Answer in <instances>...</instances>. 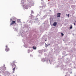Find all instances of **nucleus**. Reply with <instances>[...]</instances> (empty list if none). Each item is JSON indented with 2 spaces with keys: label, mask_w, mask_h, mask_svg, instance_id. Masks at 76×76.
Wrapping results in <instances>:
<instances>
[{
  "label": "nucleus",
  "mask_w": 76,
  "mask_h": 76,
  "mask_svg": "<svg viewBox=\"0 0 76 76\" xmlns=\"http://www.w3.org/2000/svg\"><path fill=\"white\" fill-rule=\"evenodd\" d=\"M12 18H11L10 19V23H10L11 25H12L13 27L12 28L14 29L15 31H18V24H17L15 23H16V21H15L12 20Z\"/></svg>",
  "instance_id": "f257e3e1"
},
{
  "label": "nucleus",
  "mask_w": 76,
  "mask_h": 76,
  "mask_svg": "<svg viewBox=\"0 0 76 76\" xmlns=\"http://www.w3.org/2000/svg\"><path fill=\"white\" fill-rule=\"evenodd\" d=\"M58 60H60V62H61V64H60H60L58 65L59 67H62V68H63L64 66H63V65H62V62L64 61V60L63 58H60V57H59V58H58Z\"/></svg>",
  "instance_id": "f03ea898"
},
{
  "label": "nucleus",
  "mask_w": 76,
  "mask_h": 76,
  "mask_svg": "<svg viewBox=\"0 0 76 76\" xmlns=\"http://www.w3.org/2000/svg\"><path fill=\"white\" fill-rule=\"evenodd\" d=\"M14 62H13L12 64V68H13V69H12V70L13 71H15V68L16 67V65H15V61H13Z\"/></svg>",
  "instance_id": "7ed1b4c3"
},
{
  "label": "nucleus",
  "mask_w": 76,
  "mask_h": 76,
  "mask_svg": "<svg viewBox=\"0 0 76 76\" xmlns=\"http://www.w3.org/2000/svg\"><path fill=\"white\" fill-rule=\"evenodd\" d=\"M6 48L5 49V50L6 52H7V51H9L10 50V49L9 48H8L7 47V45L6 46Z\"/></svg>",
  "instance_id": "20e7f679"
},
{
  "label": "nucleus",
  "mask_w": 76,
  "mask_h": 76,
  "mask_svg": "<svg viewBox=\"0 0 76 76\" xmlns=\"http://www.w3.org/2000/svg\"><path fill=\"white\" fill-rule=\"evenodd\" d=\"M37 19H38V18H36L35 19H32L31 20V21H32V22H34V23H35L37 22Z\"/></svg>",
  "instance_id": "39448f33"
},
{
  "label": "nucleus",
  "mask_w": 76,
  "mask_h": 76,
  "mask_svg": "<svg viewBox=\"0 0 76 76\" xmlns=\"http://www.w3.org/2000/svg\"><path fill=\"white\" fill-rule=\"evenodd\" d=\"M5 73L6 75V76H9L10 75V73L8 71H5Z\"/></svg>",
  "instance_id": "423d86ee"
},
{
  "label": "nucleus",
  "mask_w": 76,
  "mask_h": 76,
  "mask_svg": "<svg viewBox=\"0 0 76 76\" xmlns=\"http://www.w3.org/2000/svg\"><path fill=\"white\" fill-rule=\"evenodd\" d=\"M41 61L43 62H44L45 61H46L47 63H48V61L47 60H45V59L44 58H43L42 59Z\"/></svg>",
  "instance_id": "0eeeda50"
},
{
  "label": "nucleus",
  "mask_w": 76,
  "mask_h": 76,
  "mask_svg": "<svg viewBox=\"0 0 76 76\" xmlns=\"http://www.w3.org/2000/svg\"><path fill=\"white\" fill-rule=\"evenodd\" d=\"M47 15H44L42 17V18H41V19L42 20H43V19H45V18H46V17H47Z\"/></svg>",
  "instance_id": "6e6552de"
},
{
  "label": "nucleus",
  "mask_w": 76,
  "mask_h": 76,
  "mask_svg": "<svg viewBox=\"0 0 76 76\" xmlns=\"http://www.w3.org/2000/svg\"><path fill=\"white\" fill-rule=\"evenodd\" d=\"M30 15L31 16L29 17V19H31L34 17L31 14H30Z\"/></svg>",
  "instance_id": "1a4fd4ad"
},
{
  "label": "nucleus",
  "mask_w": 76,
  "mask_h": 76,
  "mask_svg": "<svg viewBox=\"0 0 76 76\" xmlns=\"http://www.w3.org/2000/svg\"><path fill=\"white\" fill-rule=\"evenodd\" d=\"M57 25V22H55L53 24V26H56Z\"/></svg>",
  "instance_id": "9d476101"
},
{
  "label": "nucleus",
  "mask_w": 76,
  "mask_h": 76,
  "mask_svg": "<svg viewBox=\"0 0 76 76\" xmlns=\"http://www.w3.org/2000/svg\"><path fill=\"white\" fill-rule=\"evenodd\" d=\"M6 72H4V71H2L1 72V73L2 75H5L6 74Z\"/></svg>",
  "instance_id": "9b49d317"
},
{
  "label": "nucleus",
  "mask_w": 76,
  "mask_h": 76,
  "mask_svg": "<svg viewBox=\"0 0 76 76\" xmlns=\"http://www.w3.org/2000/svg\"><path fill=\"white\" fill-rule=\"evenodd\" d=\"M5 66V65L4 64L3 67V68H4L3 69V70H6V67H4Z\"/></svg>",
  "instance_id": "f8f14e48"
},
{
  "label": "nucleus",
  "mask_w": 76,
  "mask_h": 76,
  "mask_svg": "<svg viewBox=\"0 0 76 76\" xmlns=\"http://www.w3.org/2000/svg\"><path fill=\"white\" fill-rule=\"evenodd\" d=\"M33 50H36L37 49V47L36 46H33Z\"/></svg>",
  "instance_id": "ddd939ff"
},
{
  "label": "nucleus",
  "mask_w": 76,
  "mask_h": 76,
  "mask_svg": "<svg viewBox=\"0 0 76 76\" xmlns=\"http://www.w3.org/2000/svg\"><path fill=\"white\" fill-rule=\"evenodd\" d=\"M39 53H41L42 52V50H39Z\"/></svg>",
  "instance_id": "4468645a"
},
{
  "label": "nucleus",
  "mask_w": 76,
  "mask_h": 76,
  "mask_svg": "<svg viewBox=\"0 0 76 76\" xmlns=\"http://www.w3.org/2000/svg\"><path fill=\"white\" fill-rule=\"evenodd\" d=\"M17 22H18V23H20V20L19 19L17 20Z\"/></svg>",
  "instance_id": "2eb2a0df"
},
{
  "label": "nucleus",
  "mask_w": 76,
  "mask_h": 76,
  "mask_svg": "<svg viewBox=\"0 0 76 76\" xmlns=\"http://www.w3.org/2000/svg\"><path fill=\"white\" fill-rule=\"evenodd\" d=\"M57 18H59V17H60V15H57Z\"/></svg>",
  "instance_id": "dca6fc26"
},
{
  "label": "nucleus",
  "mask_w": 76,
  "mask_h": 76,
  "mask_svg": "<svg viewBox=\"0 0 76 76\" xmlns=\"http://www.w3.org/2000/svg\"><path fill=\"white\" fill-rule=\"evenodd\" d=\"M48 45L47 44L45 45V47H46V48H47Z\"/></svg>",
  "instance_id": "f3484780"
},
{
  "label": "nucleus",
  "mask_w": 76,
  "mask_h": 76,
  "mask_svg": "<svg viewBox=\"0 0 76 76\" xmlns=\"http://www.w3.org/2000/svg\"><path fill=\"white\" fill-rule=\"evenodd\" d=\"M57 15H61V13H58L57 14Z\"/></svg>",
  "instance_id": "a211bd4d"
},
{
  "label": "nucleus",
  "mask_w": 76,
  "mask_h": 76,
  "mask_svg": "<svg viewBox=\"0 0 76 76\" xmlns=\"http://www.w3.org/2000/svg\"><path fill=\"white\" fill-rule=\"evenodd\" d=\"M28 53H30V50H29V49H28Z\"/></svg>",
  "instance_id": "6ab92c4d"
},
{
  "label": "nucleus",
  "mask_w": 76,
  "mask_h": 76,
  "mask_svg": "<svg viewBox=\"0 0 76 76\" xmlns=\"http://www.w3.org/2000/svg\"><path fill=\"white\" fill-rule=\"evenodd\" d=\"M72 26H70V28H70V29H72Z\"/></svg>",
  "instance_id": "aec40b11"
},
{
  "label": "nucleus",
  "mask_w": 76,
  "mask_h": 76,
  "mask_svg": "<svg viewBox=\"0 0 76 76\" xmlns=\"http://www.w3.org/2000/svg\"><path fill=\"white\" fill-rule=\"evenodd\" d=\"M61 36H64V34H63V33H61Z\"/></svg>",
  "instance_id": "412c9836"
},
{
  "label": "nucleus",
  "mask_w": 76,
  "mask_h": 76,
  "mask_svg": "<svg viewBox=\"0 0 76 76\" xmlns=\"http://www.w3.org/2000/svg\"><path fill=\"white\" fill-rule=\"evenodd\" d=\"M31 13H34V11H33V10H31Z\"/></svg>",
  "instance_id": "4be33fe9"
},
{
  "label": "nucleus",
  "mask_w": 76,
  "mask_h": 76,
  "mask_svg": "<svg viewBox=\"0 0 76 76\" xmlns=\"http://www.w3.org/2000/svg\"><path fill=\"white\" fill-rule=\"evenodd\" d=\"M69 15H70L68 14V15H67L68 17H69Z\"/></svg>",
  "instance_id": "5701e85b"
},
{
  "label": "nucleus",
  "mask_w": 76,
  "mask_h": 76,
  "mask_svg": "<svg viewBox=\"0 0 76 76\" xmlns=\"http://www.w3.org/2000/svg\"><path fill=\"white\" fill-rule=\"evenodd\" d=\"M42 12V11H40L39 13H41Z\"/></svg>",
  "instance_id": "b1692460"
},
{
  "label": "nucleus",
  "mask_w": 76,
  "mask_h": 76,
  "mask_svg": "<svg viewBox=\"0 0 76 76\" xmlns=\"http://www.w3.org/2000/svg\"><path fill=\"white\" fill-rule=\"evenodd\" d=\"M30 56L31 57H32V55H30Z\"/></svg>",
  "instance_id": "393cba45"
},
{
  "label": "nucleus",
  "mask_w": 76,
  "mask_h": 76,
  "mask_svg": "<svg viewBox=\"0 0 76 76\" xmlns=\"http://www.w3.org/2000/svg\"><path fill=\"white\" fill-rule=\"evenodd\" d=\"M23 36H24L23 35H22V37H23Z\"/></svg>",
  "instance_id": "a878e982"
},
{
  "label": "nucleus",
  "mask_w": 76,
  "mask_h": 76,
  "mask_svg": "<svg viewBox=\"0 0 76 76\" xmlns=\"http://www.w3.org/2000/svg\"><path fill=\"white\" fill-rule=\"evenodd\" d=\"M67 76H70V74H69L67 75Z\"/></svg>",
  "instance_id": "bb28decb"
},
{
  "label": "nucleus",
  "mask_w": 76,
  "mask_h": 76,
  "mask_svg": "<svg viewBox=\"0 0 76 76\" xmlns=\"http://www.w3.org/2000/svg\"><path fill=\"white\" fill-rule=\"evenodd\" d=\"M28 6H26V7H28Z\"/></svg>",
  "instance_id": "cd10ccee"
},
{
  "label": "nucleus",
  "mask_w": 76,
  "mask_h": 76,
  "mask_svg": "<svg viewBox=\"0 0 76 76\" xmlns=\"http://www.w3.org/2000/svg\"><path fill=\"white\" fill-rule=\"evenodd\" d=\"M74 25H75V23H74Z\"/></svg>",
  "instance_id": "c85d7f7f"
},
{
  "label": "nucleus",
  "mask_w": 76,
  "mask_h": 76,
  "mask_svg": "<svg viewBox=\"0 0 76 76\" xmlns=\"http://www.w3.org/2000/svg\"><path fill=\"white\" fill-rule=\"evenodd\" d=\"M39 57H41V55H39Z\"/></svg>",
  "instance_id": "c756f323"
},
{
  "label": "nucleus",
  "mask_w": 76,
  "mask_h": 76,
  "mask_svg": "<svg viewBox=\"0 0 76 76\" xmlns=\"http://www.w3.org/2000/svg\"><path fill=\"white\" fill-rule=\"evenodd\" d=\"M49 62H50V64H51V62H50V60H49Z\"/></svg>",
  "instance_id": "7c9ffc66"
},
{
  "label": "nucleus",
  "mask_w": 76,
  "mask_h": 76,
  "mask_svg": "<svg viewBox=\"0 0 76 76\" xmlns=\"http://www.w3.org/2000/svg\"><path fill=\"white\" fill-rule=\"evenodd\" d=\"M48 45H50V44H49Z\"/></svg>",
  "instance_id": "2f4dec72"
},
{
  "label": "nucleus",
  "mask_w": 76,
  "mask_h": 76,
  "mask_svg": "<svg viewBox=\"0 0 76 76\" xmlns=\"http://www.w3.org/2000/svg\"><path fill=\"white\" fill-rule=\"evenodd\" d=\"M70 73H71V74H72V71H71Z\"/></svg>",
  "instance_id": "473e14b6"
},
{
  "label": "nucleus",
  "mask_w": 76,
  "mask_h": 76,
  "mask_svg": "<svg viewBox=\"0 0 76 76\" xmlns=\"http://www.w3.org/2000/svg\"><path fill=\"white\" fill-rule=\"evenodd\" d=\"M47 41V39L45 40V41Z\"/></svg>",
  "instance_id": "72a5a7b5"
},
{
  "label": "nucleus",
  "mask_w": 76,
  "mask_h": 76,
  "mask_svg": "<svg viewBox=\"0 0 76 76\" xmlns=\"http://www.w3.org/2000/svg\"><path fill=\"white\" fill-rule=\"evenodd\" d=\"M44 24H45V23H43Z\"/></svg>",
  "instance_id": "f704fd0d"
},
{
  "label": "nucleus",
  "mask_w": 76,
  "mask_h": 76,
  "mask_svg": "<svg viewBox=\"0 0 76 76\" xmlns=\"http://www.w3.org/2000/svg\"><path fill=\"white\" fill-rule=\"evenodd\" d=\"M76 67H75L74 68L75 69V68Z\"/></svg>",
  "instance_id": "c9c22d12"
},
{
  "label": "nucleus",
  "mask_w": 76,
  "mask_h": 76,
  "mask_svg": "<svg viewBox=\"0 0 76 76\" xmlns=\"http://www.w3.org/2000/svg\"><path fill=\"white\" fill-rule=\"evenodd\" d=\"M67 54H66V55H65V56H67Z\"/></svg>",
  "instance_id": "e433bc0d"
},
{
  "label": "nucleus",
  "mask_w": 76,
  "mask_h": 76,
  "mask_svg": "<svg viewBox=\"0 0 76 76\" xmlns=\"http://www.w3.org/2000/svg\"><path fill=\"white\" fill-rule=\"evenodd\" d=\"M75 76H76V75H75Z\"/></svg>",
  "instance_id": "4c0bfd02"
},
{
  "label": "nucleus",
  "mask_w": 76,
  "mask_h": 76,
  "mask_svg": "<svg viewBox=\"0 0 76 76\" xmlns=\"http://www.w3.org/2000/svg\"><path fill=\"white\" fill-rule=\"evenodd\" d=\"M50 12H51V10H50Z\"/></svg>",
  "instance_id": "58836bf2"
},
{
  "label": "nucleus",
  "mask_w": 76,
  "mask_h": 76,
  "mask_svg": "<svg viewBox=\"0 0 76 76\" xmlns=\"http://www.w3.org/2000/svg\"><path fill=\"white\" fill-rule=\"evenodd\" d=\"M26 47V48H27V47Z\"/></svg>",
  "instance_id": "ea45409f"
},
{
  "label": "nucleus",
  "mask_w": 76,
  "mask_h": 76,
  "mask_svg": "<svg viewBox=\"0 0 76 76\" xmlns=\"http://www.w3.org/2000/svg\"><path fill=\"white\" fill-rule=\"evenodd\" d=\"M25 9H26V8H25Z\"/></svg>",
  "instance_id": "a19ab883"
},
{
  "label": "nucleus",
  "mask_w": 76,
  "mask_h": 76,
  "mask_svg": "<svg viewBox=\"0 0 76 76\" xmlns=\"http://www.w3.org/2000/svg\"><path fill=\"white\" fill-rule=\"evenodd\" d=\"M62 69H63V68H62Z\"/></svg>",
  "instance_id": "79ce46f5"
},
{
  "label": "nucleus",
  "mask_w": 76,
  "mask_h": 76,
  "mask_svg": "<svg viewBox=\"0 0 76 76\" xmlns=\"http://www.w3.org/2000/svg\"><path fill=\"white\" fill-rule=\"evenodd\" d=\"M13 72V73H14L15 72Z\"/></svg>",
  "instance_id": "37998d69"
},
{
  "label": "nucleus",
  "mask_w": 76,
  "mask_h": 76,
  "mask_svg": "<svg viewBox=\"0 0 76 76\" xmlns=\"http://www.w3.org/2000/svg\"><path fill=\"white\" fill-rule=\"evenodd\" d=\"M65 76H66V75H65Z\"/></svg>",
  "instance_id": "c03bdc74"
},
{
  "label": "nucleus",
  "mask_w": 76,
  "mask_h": 76,
  "mask_svg": "<svg viewBox=\"0 0 76 76\" xmlns=\"http://www.w3.org/2000/svg\"><path fill=\"white\" fill-rule=\"evenodd\" d=\"M75 22H76V21H75Z\"/></svg>",
  "instance_id": "a18cd8bd"
},
{
  "label": "nucleus",
  "mask_w": 76,
  "mask_h": 76,
  "mask_svg": "<svg viewBox=\"0 0 76 76\" xmlns=\"http://www.w3.org/2000/svg\"><path fill=\"white\" fill-rule=\"evenodd\" d=\"M66 59H67V58Z\"/></svg>",
  "instance_id": "49530a36"
}]
</instances>
